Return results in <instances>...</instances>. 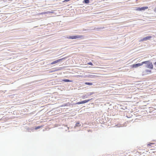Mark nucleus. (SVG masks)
Segmentation results:
<instances>
[{
	"mask_svg": "<svg viewBox=\"0 0 156 156\" xmlns=\"http://www.w3.org/2000/svg\"><path fill=\"white\" fill-rule=\"evenodd\" d=\"M144 64H145V67L146 68L151 69H153V66L152 63L149 61L143 62V65Z\"/></svg>",
	"mask_w": 156,
	"mask_h": 156,
	"instance_id": "obj_1",
	"label": "nucleus"
},
{
	"mask_svg": "<svg viewBox=\"0 0 156 156\" xmlns=\"http://www.w3.org/2000/svg\"><path fill=\"white\" fill-rule=\"evenodd\" d=\"M84 36L83 35H76V36H69L67 37V38L69 39H76L77 38H84Z\"/></svg>",
	"mask_w": 156,
	"mask_h": 156,
	"instance_id": "obj_2",
	"label": "nucleus"
},
{
	"mask_svg": "<svg viewBox=\"0 0 156 156\" xmlns=\"http://www.w3.org/2000/svg\"><path fill=\"white\" fill-rule=\"evenodd\" d=\"M152 36H147L145 37H144L143 38H142L140 41H147L148 40H150L151 39V38H152Z\"/></svg>",
	"mask_w": 156,
	"mask_h": 156,
	"instance_id": "obj_3",
	"label": "nucleus"
},
{
	"mask_svg": "<svg viewBox=\"0 0 156 156\" xmlns=\"http://www.w3.org/2000/svg\"><path fill=\"white\" fill-rule=\"evenodd\" d=\"M148 8L147 6L143 7H136V10L137 11H144Z\"/></svg>",
	"mask_w": 156,
	"mask_h": 156,
	"instance_id": "obj_4",
	"label": "nucleus"
},
{
	"mask_svg": "<svg viewBox=\"0 0 156 156\" xmlns=\"http://www.w3.org/2000/svg\"><path fill=\"white\" fill-rule=\"evenodd\" d=\"M67 57H65L64 58H61V59H58L57 60H55V61H53V62L51 63V64H56L58 62H59L61 61H62L63 60H65L67 58Z\"/></svg>",
	"mask_w": 156,
	"mask_h": 156,
	"instance_id": "obj_5",
	"label": "nucleus"
},
{
	"mask_svg": "<svg viewBox=\"0 0 156 156\" xmlns=\"http://www.w3.org/2000/svg\"><path fill=\"white\" fill-rule=\"evenodd\" d=\"M143 65V62L141 63H138L136 64H134L132 66V67L133 68H136L140 66H142Z\"/></svg>",
	"mask_w": 156,
	"mask_h": 156,
	"instance_id": "obj_6",
	"label": "nucleus"
},
{
	"mask_svg": "<svg viewBox=\"0 0 156 156\" xmlns=\"http://www.w3.org/2000/svg\"><path fill=\"white\" fill-rule=\"evenodd\" d=\"M62 81L66 82H72V80H70L68 79H64L62 80Z\"/></svg>",
	"mask_w": 156,
	"mask_h": 156,
	"instance_id": "obj_7",
	"label": "nucleus"
},
{
	"mask_svg": "<svg viewBox=\"0 0 156 156\" xmlns=\"http://www.w3.org/2000/svg\"><path fill=\"white\" fill-rule=\"evenodd\" d=\"M81 126V125L80 124V122H77L75 126H74L75 127H79Z\"/></svg>",
	"mask_w": 156,
	"mask_h": 156,
	"instance_id": "obj_8",
	"label": "nucleus"
},
{
	"mask_svg": "<svg viewBox=\"0 0 156 156\" xmlns=\"http://www.w3.org/2000/svg\"><path fill=\"white\" fill-rule=\"evenodd\" d=\"M83 102V101H79L77 102L75 104V105H79V104H84Z\"/></svg>",
	"mask_w": 156,
	"mask_h": 156,
	"instance_id": "obj_9",
	"label": "nucleus"
},
{
	"mask_svg": "<svg viewBox=\"0 0 156 156\" xmlns=\"http://www.w3.org/2000/svg\"><path fill=\"white\" fill-rule=\"evenodd\" d=\"M54 12L52 10L51 11H48L46 12H45L44 14H48V13H52Z\"/></svg>",
	"mask_w": 156,
	"mask_h": 156,
	"instance_id": "obj_10",
	"label": "nucleus"
},
{
	"mask_svg": "<svg viewBox=\"0 0 156 156\" xmlns=\"http://www.w3.org/2000/svg\"><path fill=\"white\" fill-rule=\"evenodd\" d=\"M145 72L146 73H151V70H150L148 69H146L145 70Z\"/></svg>",
	"mask_w": 156,
	"mask_h": 156,
	"instance_id": "obj_11",
	"label": "nucleus"
},
{
	"mask_svg": "<svg viewBox=\"0 0 156 156\" xmlns=\"http://www.w3.org/2000/svg\"><path fill=\"white\" fill-rule=\"evenodd\" d=\"M83 2L86 4H88L89 3V0H84Z\"/></svg>",
	"mask_w": 156,
	"mask_h": 156,
	"instance_id": "obj_12",
	"label": "nucleus"
},
{
	"mask_svg": "<svg viewBox=\"0 0 156 156\" xmlns=\"http://www.w3.org/2000/svg\"><path fill=\"white\" fill-rule=\"evenodd\" d=\"M91 99H88V100H85L83 101L84 102H83L84 104L88 102Z\"/></svg>",
	"mask_w": 156,
	"mask_h": 156,
	"instance_id": "obj_13",
	"label": "nucleus"
},
{
	"mask_svg": "<svg viewBox=\"0 0 156 156\" xmlns=\"http://www.w3.org/2000/svg\"><path fill=\"white\" fill-rule=\"evenodd\" d=\"M85 84L86 85H92V83H89V82H86V83H85Z\"/></svg>",
	"mask_w": 156,
	"mask_h": 156,
	"instance_id": "obj_14",
	"label": "nucleus"
},
{
	"mask_svg": "<svg viewBox=\"0 0 156 156\" xmlns=\"http://www.w3.org/2000/svg\"><path fill=\"white\" fill-rule=\"evenodd\" d=\"M41 126H37V127H36L35 129L36 130H37L38 129H40V128H41Z\"/></svg>",
	"mask_w": 156,
	"mask_h": 156,
	"instance_id": "obj_15",
	"label": "nucleus"
},
{
	"mask_svg": "<svg viewBox=\"0 0 156 156\" xmlns=\"http://www.w3.org/2000/svg\"><path fill=\"white\" fill-rule=\"evenodd\" d=\"M88 64L89 65L93 66V65L91 62H89L88 63Z\"/></svg>",
	"mask_w": 156,
	"mask_h": 156,
	"instance_id": "obj_16",
	"label": "nucleus"
},
{
	"mask_svg": "<svg viewBox=\"0 0 156 156\" xmlns=\"http://www.w3.org/2000/svg\"><path fill=\"white\" fill-rule=\"evenodd\" d=\"M93 94V93L90 92L89 95H88V96H90L91 95Z\"/></svg>",
	"mask_w": 156,
	"mask_h": 156,
	"instance_id": "obj_17",
	"label": "nucleus"
},
{
	"mask_svg": "<svg viewBox=\"0 0 156 156\" xmlns=\"http://www.w3.org/2000/svg\"><path fill=\"white\" fill-rule=\"evenodd\" d=\"M154 11L156 13V7L154 8Z\"/></svg>",
	"mask_w": 156,
	"mask_h": 156,
	"instance_id": "obj_18",
	"label": "nucleus"
},
{
	"mask_svg": "<svg viewBox=\"0 0 156 156\" xmlns=\"http://www.w3.org/2000/svg\"><path fill=\"white\" fill-rule=\"evenodd\" d=\"M83 98H87V96L86 95H84L83 96Z\"/></svg>",
	"mask_w": 156,
	"mask_h": 156,
	"instance_id": "obj_19",
	"label": "nucleus"
},
{
	"mask_svg": "<svg viewBox=\"0 0 156 156\" xmlns=\"http://www.w3.org/2000/svg\"><path fill=\"white\" fill-rule=\"evenodd\" d=\"M104 28V27H101L100 28H98L99 30L102 29Z\"/></svg>",
	"mask_w": 156,
	"mask_h": 156,
	"instance_id": "obj_20",
	"label": "nucleus"
},
{
	"mask_svg": "<svg viewBox=\"0 0 156 156\" xmlns=\"http://www.w3.org/2000/svg\"><path fill=\"white\" fill-rule=\"evenodd\" d=\"M154 65H156V62H155L154 63Z\"/></svg>",
	"mask_w": 156,
	"mask_h": 156,
	"instance_id": "obj_21",
	"label": "nucleus"
},
{
	"mask_svg": "<svg viewBox=\"0 0 156 156\" xmlns=\"http://www.w3.org/2000/svg\"><path fill=\"white\" fill-rule=\"evenodd\" d=\"M90 76H92L91 77H93L94 76H93V75H91Z\"/></svg>",
	"mask_w": 156,
	"mask_h": 156,
	"instance_id": "obj_22",
	"label": "nucleus"
},
{
	"mask_svg": "<svg viewBox=\"0 0 156 156\" xmlns=\"http://www.w3.org/2000/svg\"><path fill=\"white\" fill-rule=\"evenodd\" d=\"M151 144H153L152 143H151Z\"/></svg>",
	"mask_w": 156,
	"mask_h": 156,
	"instance_id": "obj_23",
	"label": "nucleus"
}]
</instances>
